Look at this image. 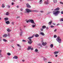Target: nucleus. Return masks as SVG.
Wrapping results in <instances>:
<instances>
[{"label":"nucleus","instance_id":"nucleus-1","mask_svg":"<svg viewBox=\"0 0 63 63\" xmlns=\"http://www.w3.org/2000/svg\"><path fill=\"white\" fill-rule=\"evenodd\" d=\"M60 13V11H53V14L55 16H58V15Z\"/></svg>","mask_w":63,"mask_h":63},{"label":"nucleus","instance_id":"nucleus-2","mask_svg":"<svg viewBox=\"0 0 63 63\" xmlns=\"http://www.w3.org/2000/svg\"><path fill=\"white\" fill-rule=\"evenodd\" d=\"M26 11L27 13H29V12H38V11L36 10H31L30 9H26Z\"/></svg>","mask_w":63,"mask_h":63},{"label":"nucleus","instance_id":"nucleus-3","mask_svg":"<svg viewBox=\"0 0 63 63\" xmlns=\"http://www.w3.org/2000/svg\"><path fill=\"white\" fill-rule=\"evenodd\" d=\"M56 40L60 44L61 43V39L59 37H58L56 39Z\"/></svg>","mask_w":63,"mask_h":63},{"label":"nucleus","instance_id":"nucleus-4","mask_svg":"<svg viewBox=\"0 0 63 63\" xmlns=\"http://www.w3.org/2000/svg\"><path fill=\"white\" fill-rule=\"evenodd\" d=\"M34 37V36H32V37H29L28 38V39H29V40L30 41H31H31H32V40L30 39H31V38H33V37Z\"/></svg>","mask_w":63,"mask_h":63},{"label":"nucleus","instance_id":"nucleus-5","mask_svg":"<svg viewBox=\"0 0 63 63\" xmlns=\"http://www.w3.org/2000/svg\"><path fill=\"white\" fill-rule=\"evenodd\" d=\"M26 5L27 6V8H31V6L29 5V4L27 3L26 4Z\"/></svg>","mask_w":63,"mask_h":63},{"label":"nucleus","instance_id":"nucleus-6","mask_svg":"<svg viewBox=\"0 0 63 63\" xmlns=\"http://www.w3.org/2000/svg\"><path fill=\"white\" fill-rule=\"evenodd\" d=\"M30 22H31V23H32V24H35L34 20L32 19H30Z\"/></svg>","mask_w":63,"mask_h":63},{"label":"nucleus","instance_id":"nucleus-7","mask_svg":"<svg viewBox=\"0 0 63 63\" xmlns=\"http://www.w3.org/2000/svg\"><path fill=\"white\" fill-rule=\"evenodd\" d=\"M60 9L59 7H57L56 8V9H54V11H59V10Z\"/></svg>","mask_w":63,"mask_h":63},{"label":"nucleus","instance_id":"nucleus-8","mask_svg":"<svg viewBox=\"0 0 63 63\" xmlns=\"http://www.w3.org/2000/svg\"><path fill=\"white\" fill-rule=\"evenodd\" d=\"M8 36V35L7 34H5L3 35V37H7Z\"/></svg>","mask_w":63,"mask_h":63},{"label":"nucleus","instance_id":"nucleus-9","mask_svg":"<svg viewBox=\"0 0 63 63\" xmlns=\"http://www.w3.org/2000/svg\"><path fill=\"white\" fill-rule=\"evenodd\" d=\"M47 43L46 42H45V43L44 42H43L42 43V45H43V46H45V45H47Z\"/></svg>","mask_w":63,"mask_h":63},{"label":"nucleus","instance_id":"nucleus-10","mask_svg":"<svg viewBox=\"0 0 63 63\" xmlns=\"http://www.w3.org/2000/svg\"><path fill=\"white\" fill-rule=\"evenodd\" d=\"M20 31H21L20 33V36H22V33L23 32L22 31V30H21V29H20Z\"/></svg>","mask_w":63,"mask_h":63},{"label":"nucleus","instance_id":"nucleus-11","mask_svg":"<svg viewBox=\"0 0 63 63\" xmlns=\"http://www.w3.org/2000/svg\"><path fill=\"white\" fill-rule=\"evenodd\" d=\"M13 58V59H18V57H17V56H15Z\"/></svg>","mask_w":63,"mask_h":63},{"label":"nucleus","instance_id":"nucleus-12","mask_svg":"<svg viewBox=\"0 0 63 63\" xmlns=\"http://www.w3.org/2000/svg\"><path fill=\"white\" fill-rule=\"evenodd\" d=\"M59 53L58 51H55L54 52V54H57V53Z\"/></svg>","mask_w":63,"mask_h":63},{"label":"nucleus","instance_id":"nucleus-13","mask_svg":"<svg viewBox=\"0 0 63 63\" xmlns=\"http://www.w3.org/2000/svg\"><path fill=\"white\" fill-rule=\"evenodd\" d=\"M5 23L6 24H8L10 23V21H6L5 22Z\"/></svg>","mask_w":63,"mask_h":63},{"label":"nucleus","instance_id":"nucleus-14","mask_svg":"<svg viewBox=\"0 0 63 63\" xmlns=\"http://www.w3.org/2000/svg\"><path fill=\"white\" fill-rule=\"evenodd\" d=\"M52 21H50V22H49L48 23L49 25H51V23H52Z\"/></svg>","mask_w":63,"mask_h":63},{"label":"nucleus","instance_id":"nucleus-15","mask_svg":"<svg viewBox=\"0 0 63 63\" xmlns=\"http://www.w3.org/2000/svg\"><path fill=\"white\" fill-rule=\"evenodd\" d=\"M35 37H39V35L38 34H36L35 35Z\"/></svg>","mask_w":63,"mask_h":63},{"label":"nucleus","instance_id":"nucleus-16","mask_svg":"<svg viewBox=\"0 0 63 63\" xmlns=\"http://www.w3.org/2000/svg\"><path fill=\"white\" fill-rule=\"evenodd\" d=\"M33 24L34 25H32V26L33 28L35 27V26H36V24H35H35Z\"/></svg>","mask_w":63,"mask_h":63},{"label":"nucleus","instance_id":"nucleus-17","mask_svg":"<svg viewBox=\"0 0 63 63\" xmlns=\"http://www.w3.org/2000/svg\"><path fill=\"white\" fill-rule=\"evenodd\" d=\"M7 54L8 56H10L11 55V54L10 53L8 52L7 53Z\"/></svg>","mask_w":63,"mask_h":63},{"label":"nucleus","instance_id":"nucleus-18","mask_svg":"<svg viewBox=\"0 0 63 63\" xmlns=\"http://www.w3.org/2000/svg\"><path fill=\"white\" fill-rule=\"evenodd\" d=\"M40 34L42 35V36H44L45 35V34L44 33V32H41L40 33Z\"/></svg>","mask_w":63,"mask_h":63},{"label":"nucleus","instance_id":"nucleus-19","mask_svg":"<svg viewBox=\"0 0 63 63\" xmlns=\"http://www.w3.org/2000/svg\"><path fill=\"white\" fill-rule=\"evenodd\" d=\"M47 27H46V26H42V28L43 29H45V28H46Z\"/></svg>","mask_w":63,"mask_h":63},{"label":"nucleus","instance_id":"nucleus-20","mask_svg":"<svg viewBox=\"0 0 63 63\" xmlns=\"http://www.w3.org/2000/svg\"><path fill=\"white\" fill-rule=\"evenodd\" d=\"M7 31L8 32H10V31H11V30H10V29L9 28H8L7 29Z\"/></svg>","mask_w":63,"mask_h":63},{"label":"nucleus","instance_id":"nucleus-21","mask_svg":"<svg viewBox=\"0 0 63 63\" xmlns=\"http://www.w3.org/2000/svg\"><path fill=\"white\" fill-rule=\"evenodd\" d=\"M9 14H10V13H9V12H6V13L5 14L6 16H8L9 15Z\"/></svg>","mask_w":63,"mask_h":63},{"label":"nucleus","instance_id":"nucleus-22","mask_svg":"<svg viewBox=\"0 0 63 63\" xmlns=\"http://www.w3.org/2000/svg\"><path fill=\"white\" fill-rule=\"evenodd\" d=\"M32 47L31 46H30V47L29 46L28 47V50H29V49H31V48Z\"/></svg>","mask_w":63,"mask_h":63},{"label":"nucleus","instance_id":"nucleus-23","mask_svg":"<svg viewBox=\"0 0 63 63\" xmlns=\"http://www.w3.org/2000/svg\"><path fill=\"white\" fill-rule=\"evenodd\" d=\"M33 42L32 41H31V42L30 41H29L28 42V44H31V43H32V42Z\"/></svg>","mask_w":63,"mask_h":63},{"label":"nucleus","instance_id":"nucleus-24","mask_svg":"<svg viewBox=\"0 0 63 63\" xmlns=\"http://www.w3.org/2000/svg\"><path fill=\"white\" fill-rule=\"evenodd\" d=\"M53 47V44H52L50 45V47H51V48H52Z\"/></svg>","mask_w":63,"mask_h":63},{"label":"nucleus","instance_id":"nucleus-25","mask_svg":"<svg viewBox=\"0 0 63 63\" xmlns=\"http://www.w3.org/2000/svg\"><path fill=\"white\" fill-rule=\"evenodd\" d=\"M2 8H4L5 7V5H4V4H2Z\"/></svg>","mask_w":63,"mask_h":63},{"label":"nucleus","instance_id":"nucleus-26","mask_svg":"<svg viewBox=\"0 0 63 63\" xmlns=\"http://www.w3.org/2000/svg\"><path fill=\"white\" fill-rule=\"evenodd\" d=\"M53 1L55 3H57V0H53Z\"/></svg>","mask_w":63,"mask_h":63},{"label":"nucleus","instance_id":"nucleus-27","mask_svg":"<svg viewBox=\"0 0 63 63\" xmlns=\"http://www.w3.org/2000/svg\"><path fill=\"white\" fill-rule=\"evenodd\" d=\"M3 40L4 42H7V40H6L5 39H3Z\"/></svg>","mask_w":63,"mask_h":63},{"label":"nucleus","instance_id":"nucleus-28","mask_svg":"<svg viewBox=\"0 0 63 63\" xmlns=\"http://www.w3.org/2000/svg\"><path fill=\"white\" fill-rule=\"evenodd\" d=\"M26 22L27 23H28V22H30V19H29Z\"/></svg>","mask_w":63,"mask_h":63},{"label":"nucleus","instance_id":"nucleus-29","mask_svg":"<svg viewBox=\"0 0 63 63\" xmlns=\"http://www.w3.org/2000/svg\"><path fill=\"white\" fill-rule=\"evenodd\" d=\"M8 19H9V18H4V19L5 21H6L7 20H8Z\"/></svg>","mask_w":63,"mask_h":63},{"label":"nucleus","instance_id":"nucleus-30","mask_svg":"<svg viewBox=\"0 0 63 63\" xmlns=\"http://www.w3.org/2000/svg\"><path fill=\"white\" fill-rule=\"evenodd\" d=\"M42 3V0H40L39 2V3L40 4H41Z\"/></svg>","mask_w":63,"mask_h":63},{"label":"nucleus","instance_id":"nucleus-31","mask_svg":"<svg viewBox=\"0 0 63 63\" xmlns=\"http://www.w3.org/2000/svg\"><path fill=\"white\" fill-rule=\"evenodd\" d=\"M44 3L45 4H48V2L47 1H45L44 2Z\"/></svg>","mask_w":63,"mask_h":63},{"label":"nucleus","instance_id":"nucleus-32","mask_svg":"<svg viewBox=\"0 0 63 63\" xmlns=\"http://www.w3.org/2000/svg\"><path fill=\"white\" fill-rule=\"evenodd\" d=\"M35 52H37V51H38V50L37 49H36L35 50Z\"/></svg>","mask_w":63,"mask_h":63},{"label":"nucleus","instance_id":"nucleus-33","mask_svg":"<svg viewBox=\"0 0 63 63\" xmlns=\"http://www.w3.org/2000/svg\"><path fill=\"white\" fill-rule=\"evenodd\" d=\"M39 46H40V47H42V45H41V44H38Z\"/></svg>","mask_w":63,"mask_h":63},{"label":"nucleus","instance_id":"nucleus-34","mask_svg":"<svg viewBox=\"0 0 63 63\" xmlns=\"http://www.w3.org/2000/svg\"><path fill=\"white\" fill-rule=\"evenodd\" d=\"M61 21H63V18H62L60 20Z\"/></svg>","mask_w":63,"mask_h":63},{"label":"nucleus","instance_id":"nucleus-35","mask_svg":"<svg viewBox=\"0 0 63 63\" xmlns=\"http://www.w3.org/2000/svg\"><path fill=\"white\" fill-rule=\"evenodd\" d=\"M54 38H56L57 37V36L56 35H54Z\"/></svg>","mask_w":63,"mask_h":63},{"label":"nucleus","instance_id":"nucleus-36","mask_svg":"<svg viewBox=\"0 0 63 63\" xmlns=\"http://www.w3.org/2000/svg\"><path fill=\"white\" fill-rule=\"evenodd\" d=\"M50 27L51 28H54V26H51Z\"/></svg>","mask_w":63,"mask_h":63},{"label":"nucleus","instance_id":"nucleus-37","mask_svg":"<svg viewBox=\"0 0 63 63\" xmlns=\"http://www.w3.org/2000/svg\"><path fill=\"white\" fill-rule=\"evenodd\" d=\"M22 41L23 42H26V41L24 40H22Z\"/></svg>","mask_w":63,"mask_h":63},{"label":"nucleus","instance_id":"nucleus-38","mask_svg":"<svg viewBox=\"0 0 63 63\" xmlns=\"http://www.w3.org/2000/svg\"><path fill=\"white\" fill-rule=\"evenodd\" d=\"M20 11H23V9L21 8L20 9Z\"/></svg>","mask_w":63,"mask_h":63},{"label":"nucleus","instance_id":"nucleus-39","mask_svg":"<svg viewBox=\"0 0 63 63\" xmlns=\"http://www.w3.org/2000/svg\"><path fill=\"white\" fill-rule=\"evenodd\" d=\"M31 49L32 50H33V48H31Z\"/></svg>","mask_w":63,"mask_h":63},{"label":"nucleus","instance_id":"nucleus-40","mask_svg":"<svg viewBox=\"0 0 63 63\" xmlns=\"http://www.w3.org/2000/svg\"><path fill=\"white\" fill-rule=\"evenodd\" d=\"M57 31V29H55V30L54 31V32H56Z\"/></svg>","mask_w":63,"mask_h":63},{"label":"nucleus","instance_id":"nucleus-41","mask_svg":"<svg viewBox=\"0 0 63 63\" xmlns=\"http://www.w3.org/2000/svg\"><path fill=\"white\" fill-rule=\"evenodd\" d=\"M61 14H63V11H62L61 12Z\"/></svg>","mask_w":63,"mask_h":63},{"label":"nucleus","instance_id":"nucleus-42","mask_svg":"<svg viewBox=\"0 0 63 63\" xmlns=\"http://www.w3.org/2000/svg\"><path fill=\"white\" fill-rule=\"evenodd\" d=\"M14 23L13 22H12L11 23L12 24H13V25H14Z\"/></svg>","mask_w":63,"mask_h":63},{"label":"nucleus","instance_id":"nucleus-43","mask_svg":"<svg viewBox=\"0 0 63 63\" xmlns=\"http://www.w3.org/2000/svg\"><path fill=\"white\" fill-rule=\"evenodd\" d=\"M60 3L61 4H63V2H60Z\"/></svg>","mask_w":63,"mask_h":63},{"label":"nucleus","instance_id":"nucleus-44","mask_svg":"<svg viewBox=\"0 0 63 63\" xmlns=\"http://www.w3.org/2000/svg\"><path fill=\"white\" fill-rule=\"evenodd\" d=\"M2 40V38L0 37V41H1Z\"/></svg>","mask_w":63,"mask_h":63},{"label":"nucleus","instance_id":"nucleus-45","mask_svg":"<svg viewBox=\"0 0 63 63\" xmlns=\"http://www.w3.org/2000/svg\"><path fill=\"white\" fill-rule=\"evenodd\" d=\"M2 50H0V53H1V52H2Z\"/></svg>","mask_w":63,"mask_h":63},{"label":"nucleus","instance_id":"nucleus-46","mask_svg":"<svg viewBox=\"0 0 63 63\" xmlns=\"http://www.w3.org/2000/svg\"><path fill=\"white\" fill-rule=\"evenodd\" d=\"M41 31H43V29H41Z\"/></svg>","mask_w":63,"mask_h":63},{"label":"nucleus","instance_id":"nucleus-47","mask_svg":"<svg viewBox=\"0 0 63 63\" xmlns=\"http://www.w3.org/2000/svg\"><path fill=\"white\" fill-rule=\"evenodd\" d=\"M46 29L47 30V29H48V27H47V28H46Z\"/></svg>","mask_w":63,"mask_h":63},{"label":"nucleus","instance_id":"nucleus-48","mask_svg":"<svg viewBox=\"0 0 63 63\" xmlns=\"http://www.w3.org/2000/svg\"><path fill=\"white\" fill-rule=\"evenodd\" d=\"M12 5H14V3L13 2H12Z\"/></svg>","mask_w":63,"mask_h":63},{"label":"nucleus","instance_id":"nucleus-49","mask_svg":"<svg viewBox=\"0 0 63 63\" xmlns=\"http://www.w3.org/2000/svg\"><path fill=\"white\" fill-rule=\"evenodd\" d=\"M41 13H44V11H40Z\"/></svg>","mask_w":63,"mask_h":63},{"label":"nucleus","instance_id":"nucleus-50","mask_svg":"<svg viewBox=\"0 0 63 63\" xmlns=\"http://www.w3.org/2000/svg\"><path fill=\"white\" fill-rule=\"evenodd\" d=\"M55 56V57H57V56H58V55H56Z\"/></svg>","mask_w":63,"mask_h":63},{"label":"nucleus","instance_id":"nucleus-51","mask_svg":"<svg viewBox=\"0 0 63 63\" xmlns=\"http://www.w3.org/2000/svg\"><path fill=\"white\" fill-rule=\"evenodd\" d=\"M16 7H17V8H19V6H18H18H17Z\"/></svg>","mask_w":63,"mask_h":63},{"label":"nucleus","instance_id":"nucleus-52","mask_svg":"<svg viewBox=\"0 0 63 63\" xmlns=\"http://www.w3.org/2000/svg\"><path fill=\"white\" fill-rule=\"evenodd\" d=\"M17 45L18 47H19V46H20V45L19 44H17Z\"/></svg>","mask_w":63,"mask_h":63},{"label":"nucleus","instance_id":"nucleus-53","mask_svg":"<svg viewBox=\"0 0 63 63\" xmlns=\"http://www.w3.org/2000/svg\"><path fill=\"white\" fill-rule=\"evenodd\" d=\"M24 61H25L24 60H22V61H23V62H24Z\"/></svg>","mask_w":63,"mask_h":63},{"label":"nucleus","instance_id":"nucleus-54","mask_svg":"<svg viewBox=\"0 0 63 63\" xmlns=\"http://www.w3.org/2000/svg\"><path fill=\"white\" fill-rule=\"evenodd\" d=\"M59 25H60V24H57V26H58Z\"/></svg>","mask_w":63,"mask_h":63},{"label":"nucleus","instance_id":"nucleus-55","mask_svg":"<svg viewBox=\"0 0 63 63\" xmlns=\"http://www.w3.org/2000/svg\"><path fill=\"white\" fill-rule=\"evenodd\" d=\"M8 36H9V37H10V34H9L8 35Z\"/></svg>","mask_w":63,"mask_h":63},{"label":"nucleus","instance_id":"nucleus-56","mask_svg":"<svg viewBox=\"0 0 63 63\" xmlns=\"http://www.w3.org/2000/svg\"><path fill=\"white\" fill-rule=\"evenodd\" d=\"M19 17H19V16L17 17V18H19Z\"/></svg>","mask_w":63,"mask_h":63},{"label":"nucleus","instance_id":"nucleus-57","mask_svg":"<svg viewBox=\"0 0 63 63\" xmlns=\"http://www.w3.org/2000/svg\"><path fill=\"white\" fill-rule=\"evenodd\" d=\"M48 63H52L51 62H48Z\"/></svg>","mask_w":63,"mask_h":63},{"label":"nucleus","instance_id":"nucleus-58","mask_svg":"<svg viewBox=\"0 0 63 63\" xmlns=\"http://www.w3.org/2000/svg\"><path fill=\"white\" fill-rule=\"evenodd\" d=\"M8 8H10V6H9V5H8Z\"/></svg>","mask_w":63,"mask_h":63},{"label":"nucleus","instance_id":"nucleus-59","mask_svg":"<svg viewBox=\"0 0 63 63\" xmlns=\"http://www.w3.org/2000/svg\"><path fill=\"white\" fill-rule=\"evenodd\" d=\"M12 0L13 1H14V2H15V0Z\"/></svg>","mask_w":63,"mask_h":63},{"label":"nucleus","instance_id":"nucleus-60","mask_svg":"<svg viewBox=\"0 0 63 63\" xmlns=\"http://www.w3.org/2000/svg\"><path fill=\"white\" fill-rule=\"evenodd\" d=\"M12 47L13 48H14V47L13 46H12Z\"/></svg>","mask_w":63,"mask_h":63},{"label":"nucleus","instance_id":"nucleus-61","mask_svg":"<svg viewBox=\"0 0 63 63\" xmlns=\"http://www.w3.org/2000/svg\"><path fill=\"white\" fill-rule=\"evenodd\" d=\"M54 25H55V24H54V23H53V24Z\"/></svg>","mask_w":63,"mask_h":63},{"label":"nucleus","instance_id":"nucleus-62","mask_svg":"<svg viewBox=\"0 0 63 63\" xmlns=\"http://www.w3.org/2000/svg\"><path fill=\"white\" fill-rule=\"evenodd\" d=\"M1 18L0 17V20H1Z\"/></svg>","mask_w":63,"mask_h":63},{"label":"nucleus","instance_id":"nucleus-63","mask_svg":"<svg viewBox=\"0 0 63 63\" xmlns=\"http://www.w3.org/2000/svg\"><path fill=\"white\" fill-rule=\"evenodd\" d=\"M21 15H22V13H21Z\"/></svg>","mask_w":63,"mask_h":63},{"label":"nucleus","instance_id":"nucleus-64","mask_svg":"<svg viewBox=\"0 0 63 63\" xmlns=\"http://www.w3.org/2000/svg\"><path fill=\"white\" fill-rule=\"evenodd\" d=\"M1 55V54L0 53V55Z\"/></svg>","mask_w":63,"mask_h":63}]
</instances>
